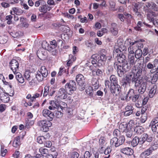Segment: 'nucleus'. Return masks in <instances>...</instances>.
Wrapping results in <instances>:
<instances>
[{"instance_id": "obj_25", "label": "nucleus", "mask_w": 158, "mask_h": 158, "mask_svg": "<svg viewBox=\"0 0 158 158\" xmlns=\"http://www.w3.org/2000/svg\"><path fill=\"white\" fill-rule=\"evenodd\" d=\"M40 73H41L42 75L44 77H46L48 74V71L45 66H42L41 68V72L39 71Z\"/></svg>"}, {"instance_id": "obj_46", "label": "nucleus", "mask_w": 158, "mask_h": 158, "mask_svg": "<svg viewBox=\"0 0 158 158\" xmlns=\"http://www.w3.org/2000/svg\"><path fill=\"white\" fill-rule=\"evenodd\" d=\"M49 86H46L44 87V92L43 96L44 97L46 96L49 92Z\"/></svg>"}, {"instance_id": "obj_51", "label": "nucleus", "mask_w": 158, "mask_h": 158, "mask_svg": "<svg viewBox=\"0 0 158 158\" xmlns=\"http://www.w3.org/2000/svg\"><path fill=\"white\" fill-rule=\"evenodd\" d=\"M52 145L51 142L47 139L44 146L46 147L49 148Z\"/></svg>"}, {"instance_id": "obj_55", "label": "nucleus", "mask_w": 158, "mask_h": 158, "mask_svg": "<svg viewBox=\"0 0 158 158\" xmlns=\"http://www.w3.org/2000/svg\"><path fill=\"white\" fill-rule=\"evenodd\" d=\"M111 32L114 35H116L118 32V29H110Z\"/></svg>"}, {"instance_id": "obj_52", "label": "nucleus", "mask_w": 158, "mask_h": 158, "mask_svg": "<svg viewBox=\"0 0 158 158\" xmlns=\"http://www.w3.org/2000/svg\"><path fill=\"white\" fill-rule=\"evenodd\" d=\"M140 96L139 94H134L132 98V101L134 102H135L138 100Z\"/></svg>"}, {"instance_id": "obj_22", "label": "nucleus", "mask_w": 158, "mask_h": 158, "mask_svg": "<svg viewBox=\"0 0 158 158\" xmlns=\"http://www.w3.org/2000/svg\"><path fill=\"white\" fill-rule=\"evenodd\" d=\"M15 74V77L18 81L21 83H23L24 81L23 77H22L21 74L18 72H16Z\"/></svg>"}, {"instance_id": "obj_15", "label": "nucleus", "mask_w": 158, "mask_h": 158, "mask_svg": "<svg viewBox=\"0 0 158 158\" xmlns=\"http://www.w3.org/2000/svg\"><path fill=\"white\" fill-rule=\"evenodd\" d=\"M145 6L149 9L153 10L156 11H158V6L154 2H147L145 4Z\"/></svg>"}, {"instance_id": "obj_60", "label": "nucleus", "mask_w": 158, "mask_h": 158, "mask_svg": "<svg viewBox=\"0 0 158 158\" xmlns=\"http://www.w3.org/2000/svg\"><path fill=\"white\" fill-rule=\"evenodd\" d=\"M69 139L67 137H64L61 140L62 142L64 144L69 142Z\"/></svg>"}, {"instance_id": "obj_36", "label": "nucleus", "mask_w": 158, "mask_h": 158, "mask_svg": "<svg viewBox=\"0 0 158 158\" xmlns=\"http://www.w3.org/2000/svg\"><path fill=\"white\" fill-rule=\"evenodd\" d=\"M117 137H114L111 139L110 141V143L111 145L114 146L115 147H118L117 144Z\"/></svg>"}, {"instance_id": "obj_32", "label": "nucleus", "mask_w": 158, "mask_h": 158, "mask_svg": "<svg viewBox=\"0 0 158 158\" xmlns=\"http://www.w3.org/2000/svg\"><path fill=\"white\" fill-rule=\"evenodd\" d=\"M139 138L138 137H135L132 139L131 142V145L133 147L137 146L138 143L139 144Z\"/></svg>"}, {"instance_id": "obj_26", "label": "nucleus", "mask_w": 158, "mask_h": 158, "mask_svg": "<svg viewBox=\"0 0 158 158\" xmlns=\"http://www.w3.org/2000/svg\"><path fill=\"white\" fill-rule=\"evenodd\" d=\"M110 85H112L118 84V79L114 75H111L110 77Z\"/></svg>"}, {"instance_id": "obj_34", "label": "nucleus", "mask_w": 158, "mask_h": 158, "mask_svg": "<svg viewBox=\"0 0 158 158\" xmlns=\"http://www.w3.org/2000/svg\"><path fill=\"white\" fill-rule=\"evenodd\" d=\"M125 135L127 138H131L133 135V131L131 128H128L126 131H124Z\"/></svg>"}, {"instance_id": "obj_17", "label": "nucleus", "mask_w": 158, "mask_h": 158, "mask_svg": "<svg viewBox=\"0 0 158 158\" xmlns=\"http://www.w3.org/2000/svg\"><path fill=\"white\" fill-rule=\"evenodd\" d=\"M121 152L127 155H131L134 153L133 150L130 148L127 147L123 148L120 150Z\"/></svg>"}, {"instance_id": "obj_49", "label": "nucleus", "mask_w": 158, "mask_h": 158, "mask_svg": "<svg viewBox=\"0 0 158 158\" xmlns=\"http://www.w3.org/2000/svg\"><path fill=\"white\" fill-rule=\"evenodd\" d=\"M118 139L119 140V143H120L122 145L123 143L125 141V136L123 135L120 136Z\"/></svg>"}, {"instance_id": "obj_3", "label": "nucleus", "mask_w": 158, "mask_h": 158, "mask_svg": "<svg viewBox=\"0 0 158 158\" xmlns=\"http://www.w3.org/2000/svg\"><path fill=\"white\" fill-rule=\"evenodd\" d=\"M76 79L80 87L78 88L79 90L81 91H83L85 89L86 85L84 77L82 74H79L76 76Z\"/></svg>"}, {"instance_id": "obj_62", "label": "nucleus", "mask_w": 158, "mask_h": 158, "mask_svg": "<svg viewBox=\"0 0 158 158\" xmlns=\"http://www.w3.org/2000/svg\"><path fill=\"white\" fill-rule=\"evenodd\" d=\"M105 62V61L101 60V59H99L98 61L97 64L99 67L101 66L104 64Z\"/></svg>"}, {"instance_id": "obj_1", "label": "nucleus", "mask_w": 158, "mask_h": 158, "mask_svg": "<svg viewBox=\"0 0 158 158\" xmlns=\"http://www.w3.org/2000/svg\"><path fill=\"white\" fill-rule=\"evenodd\" d=\"M131 67L127 61L123 63L122 65H118L117 67V72L118 76L122 77L126 72L130 69Z\"/></svg>"}, {"instance_id": "obj_7", "label": "nucleus", "mask_w": 158, "mask_h": 158, "mask_svg": "<svg viewBox=\"0 0 158 158\" xmlns=\"http://www.w3.org/2000/svg\"><path fill=\"white\" fill-rule=\"evenodd\" d=\"M147 68L148 69H151L150 72L151 73H153L157 72L158 73V59H155L153 61V64L150 62L147 65Z\"/></svg>"}, {"instance_id": "obj_58", "label": "nucleus", "mask_w": 158, "mask_h": 158, "mask_svg": "<svg viewBox=\"0 0 158 158\" xmlns=\"http://www.w3.org/2000/svg\"><path fill=\"white\" fill-rule=\"evenodd\" d=\"M91 155L89 152L86 151L85 152L84 155L82 156L85 158H89Z\"/></svg>"}, {"instance_id": "obj_19", "label": "nucleus", "mask_w": 158, "mask_h": 158, "mask_svg": "<svg viewBox=\"0 0 158 158\" xmlns=\"http://www.w3.org/2000/svg\"><path fill=\"white\" fill-rule=\"evenodd\" d=\"M54 26L56 27H61V28L62 29V30L64 33H65L69 32L70 30V29L69 27L64 24H55Z\"/></svg>"}, {"instance_id": "obj_59", "label": "nucleus", "mask_w": 158, "mask_h": 158, "mask_svg": "<svg viewBox=\"0 0 158 158\" xmlns=\"http://www.w3.org/2000/svg\"><path fill=\"white\" fill-rule=\"evenodd\" d=\"M113 134L114 135L118 136L120 134V131L118 129H115L113 132Z\"/></svg>"}, {"instance_id": "obj_4", "label": "nucleus", "mask_w": 158, "mask_h": 158, "mask_svg": "<svg viewBox=\"0 0 158 158\" xmlns=\"http://www.w3.org/2000/svg\"><path fill=\"white\" fill-rule=\"evenodd\" d=\"M120 48H116L113 51L114 57L117 58L118 61L119 63H124L127 61L126 60V56L123 53H119V52H121Z\"/></svg>"}, {"instance_id": "obj_8", "label": "nucleus", "mask_w": 158, "mask_h": 158, "mask_svg": "<svg viewBox=\"0 0 158 158\" xmlns=\"http://www.w3.org/2000/svg\"><path fill=\"white\" fill-rule=\"evenodd\" d=\"M110 89L113 95L117 96L121 92V89L118 84L114 85H110Z\"/></svg>"}, {"instance_id": "obj_5", "label": "nucleus", "mask_w": 158, "mask_h": 158, "mask_svg": "<svg viewBox=\"0 0 158 158\" xmlns=\"http://www.w3.org/2000/svg\"><path fill=\"white\" fill-rule=\"evenodd\" d=\"M38 125L40 127L41 131L47 132L48 130V127L51 126L52 123L48 120H42L38 122Z\"/></svg>"}, {"instance_id": "obj_64", "label": "nucleus", "mask_w": 158, "mask_h": 158, "mask_svg": "<svg viewBox=\"0 0 158 158\" xmlns=\"http://www.w3.org/2000/svg\"><path fill=\"white\" fill-rule=\"evenodd\" d=\"M118 17L121 21L123 22L124 21V17L123 14H118Z\"/></svg>"}, {"instance_id": "obj_61", "label": "nucleus", "mask_w": 158, "mask_h": 158, "mask_svg": "<svg viewBox=\"0 0 158 158\" xmlns=\"http://www.w3.org/2000/svg\"><path fill=\"white\" fill-rule=\"evenodd\" d=\"M31 81L29 82V84L30 86H33L35 85V84L36 81L34 78L31 79Z\"/></svg>"}, {"instance_id": "obj_6", "label": "nucleus", "mask_w": 158, "mask_h": 158, "mask_svg": "<svg viewBox=\"0 0 158 158\" xmlns=\"http://www.w3.org/2000/svg\"><path fill=\"white\" fill-rule=\"evenodd\" d=\"M139 83L136 85L135 84L134 85L135 87H138V92L140 94H142L144 93L146 89L147 83L143 81L142 79H139Z\"/></svg>"}, {"instance_id": "obj_11", "label": "nucleus", "mask_w": 158, "mask_h": 158, "mask_svg": "<svg viewBox=\"0 0 158 158\" xmlns=\"http://www.w3.org/2000/svg\"><path fill=\"white\" fill-rule=\"evenodd\" d=\"M9 66L14 74L18 70L19 64L15 60L12 59L10 63Z\"/></svg>"}, {"instance_id": "obj_29", "label": "nucleus", "mask_w": 158, "mask_h": 158, "mask_svg": "<svg viewBox=\"0 0 158 158\" xmlns=\"http://www.w3.org/2000/svg\"><path fill=\"white\" fill-rule=\"evenodd\" d=\"M134 131L137 134L140 135L143 132V128L142 126H139L135 128Z\"/></svg>"}, {"instance_id": "obj_18", "label": "nucleus", "mask_w": 158, "mask_h": 158, "mask_svg": "<svg viewBox=\"0 0 158 158\" xmlns=\"http://www.w3.org/2000/svg\"><path fill=\"white\" fill-rule=\"evenodd\" d=\"M35 74L31 72L29 70L26 71L24 73V77L28 81H29L31 79L35 77Z\"/></svg>"}, {"instance_id": "obj_54", "label": "nucleus", "mask_w": 158, "mask_h": 158, "mask_svg": "<svg viewBox=\"0 0 158 158\" xmlns=\"http://www.w3.org/2000/svg\"><path fill=\"white\" fill-rule=\"evenodd\" d=\"M6 37L5 36H3L0 38V43L1 44H4L7 41Z\"/></svg>"}, {"instance_id": "obj_43", "label": "nucleus", "mask_w": 158, "mask_h": 158, "mask_svg": "<svg viewBox=\"0 0 158 158\" xmlns=\"http://www.w3.org/2000/svg\"><path fill=\"white\" fill-rule=\"evenodd\" d=\"M141 122L142 123H144L147 120V114H141Z\"/></svg>"}, {"instance_id": "obj_53", "label": "nucleus", "mask_w": 158, "mask_h": 158, "mask_svg": "<svg viewBox=\"0 0 158 158\" xmlns=\"http://www.w3.org/2000/svg\"><path fill=\"white\" fill-rule=\"evenodd\" d=\"M55 115L56 117L58 118L61 117L63 115V113L60 111H55Z\"/></svg>"}, {"instance_id": "obj_48", "label": "nucleus", "mask_w": 158, "mask_h": 158, "mask_svg": "<svg viewBox=\"0 0 158 158\" xmlns=\"http://www.w3.org/2000/svg\"><path fill=\"white\" fill-rule=\"evenodd\" d=\"M79 154L76 152H73L71 154V158H78Z\"/></svg>"}, {"instance_id": "obj_28", "label": "nucleus", "mask_w": 158, "mask_h": 158, "mask_svg": "<svg viewBox=\"0 0 158 158\" xmlns=\"http://www.w3.org/2000/svg\"><path fill=\"white\" fill-rule=\"evenodd\" d=\"M20 137L19 136H17L15 138V139L13 144V147L15 148H17L19 146L20 144Z\"/></svg>"}, {"instance_id": "obj_47", "label": "nucleus", "mask_w": 158, "mask_h": 158, "mask_svg": "<svg viewBox=\"0 0 158 158\" xmlns=\"http://www.w3.org/2000/svg\"><path fill=\"white\" fill-rule=\"evenodd\" d=\"M158 127H157V124L156 125L155 124H152V131L154 132H158Z\"/></svg>"}, {"instance_id": "obj_38", "label": "nucleus", "mask_w": 158, "mask_h": 158, "mask_svg": "<svg viewBox=\"0 0 158 158\" xmlns=\"http://www.w3.org/2000/svg\"><path fill=\"white\" fill-rule=\"evenodd\" d=\"M148 19L151 22H152L154 20V13H149L147 15Z\"/></svg>"}, {"instance_id": "obj_27", "label": "nucleus", "mask_w": 158, "mask_h": 158, "mask_svg": "<svg viewBox=\"0 0 158 158\" xmlns=\"http://www.w3.org/2000/svg\"><path fill=\"white\" fill-rule=\"evenodd\" d=\"M91 83L94 87V90H96L99 87V82L98 80L95 78H93Z\"/></svg>"}, {"instance_id": "obj_10", "label": "nucleus", "mask_w": 158, "mask_h": 158, "mask_svg": "<svg viewBox=\"0 0 158 158\" xmlns=\"http://www.w3.org/2000/svg\"><path fill=\"white\" fill-rule=\"evenodd\" d=\"M137 71L136 72L135 75H137L138 78L140 79H142V77H141L143 72L144 74H146V70H145L143 66L141 65V63H139V65H138L137 69Z\"/></svg>"}, {"instance_id": "obj_16", "label": "nucleus", "mask_w": 158, "mask_h": 158, "mask_svg": "<svg viewBox=\"0 0 158 158\" xmlns=\"http://www.w3.org/2000/svg\"><path fill=\"white\" fill-rule=\"evenodd\" d=\"M154 150V149L152 147H150L148 149L141 153L140 157L141 158H146L147 156L151 155Z\"/></svg>"}, {"instance_id": "obj_23", "label": "nucleus", "mask_w": 158, "mask_h": 158, "mask_svg": "<svg viewBox=\"0 0 158 158\" xmlns=\"http://www.w3.org/2000/svg\"><path fill=\"white\" fill-rule=\"evenodd\" d=\"M128 125L126 123H120L119 125V129L121 132H124L126 131L128 128Z\"/></svg>"}, {"instance_id": "obj_57", "label": "nucleus", "mask_w": 158, "mask_h": 158, "mask_svg": "<svg viewBox=\"0 0 158 158\" xmlns=\"http://www.w3.org/2000/svg\"><path fill=\"white\" fill-rule=\"evenodd\" d=\"M99 58H100V59H101V60L105 61L106 60L107 57L105 54L102 53L101 54Z\"/></svg>"}, {"instance_id": "obj_37", "label": "nucleus", "mask_w": 158, "mask_h": 158, "mask_svg": "<svg viewBox=\"0 0 158 158\" xmlns=\"http://www.w3.org/2000/svg\"><path fill=\"white\" fill-rule=\"evenodd\" d=\"M126 95H127V94L125 93L122 94L120 95L121 100L122 101H129V99H128V98Z\"/></svg>"}, {"instance_id": "obj_56", "label": "nucleus", "mask_w": 158, "mask_h": 158, "mask_svg": "<svg viewBox=\"0 0 158 158\" xmlns=\"http://www.w3.org/2000/svg\"><path fill=\"white\" fill-rule=\"evenodd\" d=\"M99 57L100 56L97 54H94L91 56L92 59H94V60H97V61L99 59Z\"/></svg>"}, {"instance_id": "obj_14", "label": "nucleus", "mask_w": 158, "mask_h": 158, "mask_svg": "<svg viewBox=\"0 0 158 158\" xmlns=\"http://www.w3.org/2000/svg\"><path fill=\"white\" fill-rule=\"evenodd\" d=\"M42 114L44 116L48 117V119L50 121H52L54 117V114L48 109L43 110Z\"/></svg>"}, {"instance_id": "obj_39", "label": "nucleus", "mask_w": 158, "mask_h": 158, "mask_svg": "<svg viewBox=\"0 0 158 158\" xmlns=\"http://www.w3.org/2000/svg\"><path fill=\"white\" fill-rule=\"evenodd\" d=\"M135 47L134 46H130L128 48V51L129 52V55H133L134 53V50Z\"/></svg>"}, {"instance_id": "obj_40", "label": "nucleus", "mask_w": 158, "mask_h": 158, "mask_svg": "<svg viewBox=\"0 0 158 158\" xmlns=\"http://www.w3.org/2000/svg\"><path fill=\"white\" fill-rule=\"evenodd\" d=\"M35 77H36L38 81H42L44 79V77L41 76L40 73L38 72L37 74H35Z\"/></svg>"}, {"instance_id": "obj_30", "label": "nucleus", "mask_w": 158, "mask_h": 158, "mask_svg": "<svg viewBox=\"0 0 158 158\" xmlns=\"http://www.w3.org/2000/svg\"><path fill=\"white\" fill-rule=\"evenodd\" d=\"M99 143L101 149L103 150L104 147L106 146L105 141L104 137H102L100 138L99 140Z\"/></svg>"}, {"instance_id": "obj_20", "label": "nucleus", "mask_w": 158, "mask_h": 158, "mask_svg": "<svg viewBox=\"0 0 158 158\" xmlns=\"http://www.w3.org/2000/svg\"><path fill=\"white\" fill-rule=\"evenodd\" d=\"M51 8L47 4L43 5L40 6L39 9V11L44 13H45L48 11H50Z\"/></svg>"}, {"instance_id": "obj_21", "label": "nucleus", "mask_w": 158, "mask_h": 158, "mask_svg": "<svg viewBox=\"0 0 158 158\" xmlns=\"http://www.w3.org/2000/svg\"><path fill=\"white\" fill-rule=\"evenodd\" d=\"M157 88V86L154 85L151 88L148 94L150 98H152L154 97L156 93Z\"/></svg>"}, {"instance_id": "obj_12", "label": "nucleus", "mask_w": 158, "mask_h": 158, "mask_svg": "<svg viewBox=\"0 0 158 158\" xmlns=\"http://www.w3.org/2000/svg\"><path fill=\"white\" fill-rule=\"evenodd\" d=\"M65 88L67 90L70 89V91L76 90L77 89L76 82L74 80H70L69 83H67L66 84Z\"/></svg>"}, {"instance_id": "obj_45", "label": "nucleus", "mask_w": 158, "mask_h": 158, "mask_svg": "<svg viewBox=\"0 0 158 158\" xmlns=\"http://www.w3.org/2000/svg\"><path fill=\"white\" fill-rule=\"evenodd\" d=\"M26 126L27 128L29 127L30 126L33 125L34 123V122L33 120H27L26 123Z\"/></svg>"}, {"instance_id": "obj_50", "label": "nucleus", "mask_w": 158, "mask_h": 158, "mask_svg": "<svg viewBox=\"0 0 158 158\" xmlns=\"http://www.w3.org/2000/svg\"><path fill=\"white\" fill-rule=\"evenodd\" d=\"M44 137H45V135L44 136H40L38 137L37 139V141L40 144H43V141H44Z\"/></svg>"}, {"instance_id": "obj_9", "label": "nucleus", "mask_w": 158, "mask_h": 158, "mask_svg": "<svg viewBox=\"0 0 158 158\" xmlns=\"http://www.w3.org/2000/svg\"><path fill=\"white\" fill-rule=\"evenodd\" d=\"M139 144L142 145L146 142V141L148 142H151L152 140V138L147 134L144 133L139 138Z\"/></svg>"}, {"instance_id": "obj_44", "label": "nucleus", "mask_w": 158, "mask_h": 158, "mask_svg": "<svg viewBox=\"0 0 158 158\" xmlns=\"http://www.w3.org/2000/svg\"><path fill=\"white\" fill-rule=\"evenodd\" d=\"M39 151L42 155V154H47L48 152V149L43 147L39 149Z\"/></svg>"}, {"instance_id": "obj_41", "label": "nucleus", "mask_w": 158, "mask_h": 158, "mask_svg": "<svg viewBox=\"0 0 158 158\" xmlns=\"http://www.w3.org/2000/svg\"><path fill=\"white\" fill-rule=\"evenodd\" d=\"M158 79V73H157L155 74L152 77L151 79L152 83H154L156 82Z\"/></svg>"}, {"instance_id": "obj_13", "label": "nucleus", "mask_w": 158, "mask_h": 158, "mask_svg": "<svg viewBox=\"0 0 158 158\" xmlns=\"http://www.w3.org/2000/svg\"><path fill=\"white\" fill-rule=\"evenodd\" d=\"M140 61V59H135V56L134 55H129L128 56V62L129 64L132 67L134 66H136L137 65H136L137 62L139 64L140 63H139Z\"/></svg>"}, {"instance_id": "obj_31", "label": "nucleus", "mask_w": 158, "mask_h": 158, "mask_svg": "<svg viewBox=\"0 0 158 158\" xmlns=\"http://www.w3.org/2000/svg\"><path fill=\"white\" fill-rule=\"evenodd\" d=\"M142 55V51L140 49H138L135 51V56L137 59H139V58L141 57Z\"/></svg>"}, {"instance_id": "obj_33", "label": "nucleus", "mask_w": 158, "mask_h": 158, "mask_svg": "<svg viewBox=\"0 0 158 158\" xmlns=\"http://www.w3.org/2000/svg\"><path fill=\"white\" fill-rule=\"evenodd\" d=\"M127 95H126L127 96L128 99H129V100L130 99H131L134 95L135 94V91L134 89H130L127 92Z\"/></svg>"}, {"instance_id": "obj_63", "label": "nucleus", "mask_w": 158, "mask_h": 158, "mask_svg": "<svg viewBox=\"0 0 158 158\" xmlns=\"http://www.w3.org/2000/svg\"><path fill=\"white\" fill-rule=\"evenodd\" d=\"M111 8L114 9L115 6V3L114 2L112 1H110L109 2Z\"/></svg>"}, {"instance_id": "obj_35", "label": "nucleus", "mask_w": 158, "mask_h": 158, "mask_svg": "<svg viewBox=\"0 0 158 158\" xmlns=\"http://www.w3.org/2000/svg\"><path fill=\"white\" fill-rule=\"evenodd\" d=\"M87 94L90 96H92L93 94V89L91 86H88L85 90Z\"/></svg>"}, {"instance_id": "obj_24", "label": "nucleus", "mask_w": 158, "mask_h": 158, "mask_svg": "<svg viewBox=\"0 0 158 158\" xmlns=\"http://www.w3.org/2000/svg\"><path fill=\"white\" fill-rule=\"evenodd\" d=\"M50 104L55 109H59V108L62 109L63 107L60 105L59 103L55 101H51L50 102Z\"/></svg>"}, {"instance_id": "obj_42", "label": "nucleus", "mask_w": 158, "mask_h": 158, "mask_svg": "<svg viewBox=\"0 0 158 158\" xmlns=\"http://www.w3.org/2000/svg\"><path fill=\"white\" fill-rule=\"evenodd\" d=\"M65 93V91L64 89L63 88H61L59 89L58 91V97H61V96L63 95Z\"/></svg>"}, {"instance_id": "obj_2", "label": "nucleus", "mask_w": 158, "mask_h": 158, "mask_svg": "<svg viewBox=\"0 0 158 158\" xmlns=\"http://www.w3.org/2000/svg\"><path fill=\"white\" fill-rule=\"evenodd\" d=\"M137 75L133 72H131L128 73L125 77V80L127 81L128 82L131 81L132 84L134 85L135 84V85L138 84L139 79L138 78Z\"/></svg>"}]
</instances>
